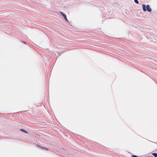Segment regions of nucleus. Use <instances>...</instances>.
Here are the masks:
<instances>
[{"instance_id": "1", "label": "nucleus", "mask_w": 157, "mask_h": 157, "mask_svg": "<svg viewBox=\"0 0 157 157\" xmlns=\"http://www.w3.org/2000/svg\"><path fill=\"white\" fill-rule=\"evenodd\" d=\"M142 6L143 10L144 11H146L147 10L149 12H151L152 11L149 5H147L146 6L145 4H142Z\"/></svg>"}, {"instance_id": "2", "label": "nucleus", "mask_w": 157, "mask_h": 157, "mask_svg": "<svg viewBox=\"0 0 157 157\" xmlns=\"http://www.w3.org/2000/svg\"><path fill=\"white\" fill-rule=\"evenodd\" d=\"M59 13H60L61 14L63 17L64 18L65 20L66 21H68V20H67V17H66V15L64 13H63L62 12L60 11Z\"/></svg>"}, {"instance_id": "3", "label": "nucleus", "mask_w": 157, "mask_h": 157, "mask_svg": "<svg viewBox=\"0 0 157 157\" xmlns=\"http://www.w3.org/2000/svg\"><path fill=\"white\" fill-rule=\"evenodd\" d=\"M36 145L38 147H40L42 149H45V150H48V148H46V147H42V146L38 145L37 144H36Z\"/></svg>"}, {"instance_id": "4", "label": "nucleus", "mask_w": 157, "mask_h": 157, "mask_svg": "<svg viewBox=\"0 0 157 157\" xmlns=\"http://www.w3.org/2000/svg\"><path fill=\"white\" fill-rule=\"evenodd\" d=\"M20 130L21 131H22V132L25 133H28V132H27L26 130H25L23 129H20Z\"/></svg>"}, {"instance_id": "5", "label": "nucleus", "mask_w": 157, "mask_h": 157, "mask_svg": "<svg viewBox=\"0 0 157 157\" xmlns=\"http://www.w3.org/2000/svg\"><path fill=\"white\" fill-rule=\"evenodd\" d=\"M152 154L155 157H157V153H153Z\"/></svg>"}, {"instance_id": "6", "label": "nucleus", "mask_w": 157, "mask_h": 157, "mask_svg": "<svg viewBox=\"0 0 157 157\" xmlns=\"http://www.w3.org/2000/svg\"><path fill=\"white\" fill-rule=\"evenodd\" d=\"M135 2L137 4L139 3V2L137 0H134Z\"/></svg>"}]
</instances>
